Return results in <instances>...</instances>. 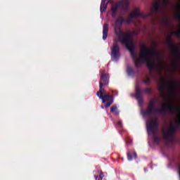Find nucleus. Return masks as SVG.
<instances>
[{"label":"nucleus","mask_w":180,"mask_h":180,"mask_svg":"<svg viewBox=\"0 0 180 180\" xmlns=\"http://www.w3.org/2000/svg\"><path fill=\"white\" fill-rule=\"evenodd\" d=\"M156 112H158V113H165L167 112V108L163 107L161 108H157Z\"/></svg>","instance_id":"412c9836"},{"label":"nucleus","mask_w":180,"mask_h":180,"mask_svg":"<svg viewBox=\"0 0 180 180\" xmlns=\"http://www.w3.org/2000/svg\"><path fill=\"white\" fill-rule=\"evenodd\" d=\"M120 54V47L117 43H115L111 48V57L112 61H117Z\"/></svg>","instance_id":"9b49d317"},{"label":"nucleus","mask_w":180,"mask_h":180,"mask_svg":"<svg viewBox=\"0 0 180 180\" xmlns=\"http://www.w3.org/2000/svg\"><path fill=\"white\" fill-rule=\"evenodd\" d=\"M104 176H105V175L103 174V173L101 172L100 173V178L97 175H95L94 178H95L96 180H106V179H103Z\"/></svg>","instance_id":"aec40b11"},{"label":"nucleus","mask_w":180,"mask_h":180,"mask_svg":"<svg viewBox=\"0 0 180 180\" xmlns=\"http://www.w3.org/2000/svg\"><path fill=\"white\" fill-rule=\"evenodd\" d=\"M103 94H106V91H98L97 92V96L103 101V103H105V108H109L112 103H113V96L105 94L103 96Z\"/></svg>","instance_id":"0eeeda50"},{"label":"nucleus","mask_w":180,"mask_h":180,"mask_svg":"<svg viewBox=\"0 0 180 180\" xmlns=\"http://www.w3.org/2000/svg\"><path fill=\"white\" fill-rule=\"evenodd\" d=\"M174 110L177 112V117L180 115V107L178 105L174 106Z\"/></svg>","instance_id":"5701e85b"},{"label":"nucleus","mask_w":180,"mask_h":180,"mask_svg":"<svg viewBox=\"0 0 180 180\" xmlns=\"http://www.w3.org/2000/svg\"><path fill=\"white\" fill-rule=\"evenodd\" d=\"M172 64H173V68H174V70H176V68H178V64H176V62L173 61Z\"/></svg>","instance_id":"393cba45"},{"label":"nucleus","mask_w":180,"mask_h":180,"mask_svg":"<svg viewBox=\"0 0 180 180\" xmlns=\"http://www.w3.org/2000/svg\"><path fill=\"white\" fill-rule=\"evenodd\" d=\"M162 108H168V103H163L162 104Z\"/></svg>","instance_id":"cd10ccee"},{"label":"nucleus","mask_w":180,"mask_h":180,"mask_svg":"<svg viewBox=\"0 0 180 180\" xmlns=\"http://www.w3.org/2000/svg\"><path fill=\"white\" fill-rule=\"evenodd\" d=\"M151 92L152 91L150 88H146L144 90H141L140 88H139V86H136L135 98L140 105H143V94H151Z\"/></svg>","instance_id":"6e6552de"},{"label":"nucleus","mask_w":180,"mask_h":180,"mask_svg":"<svg viewBox=\"0 0 180 180\" xmlns=\"http://www.w3.org/2000/svg\"><path fill=\"white\" fill-rule=\"evenodd\" d=\"M148 18V15L141 13L140 8L136 7L134 11L129 14L127 19L123 17H119L114 25L115 33L117 36L119 41L122 44H125L127 50L131 53V56L135 63V65L137 68L141 67L143 63H146L147 67L149 68V73L151 75L153 70H162V63L159 60L158 65H155L154 62L150 61V57L155 56L157 54V50L155 49H150L146 44H143L141 45V52L139 54V58H137L136 52L134 51V42L131 39L134 34H137V32H128L127 33L122 31V26L124 23H131L134 18Z\"/></svg>","instance_id":"f257e3e1"},{"label":"nucleus","mask_w":180,"mask_h":180,"mask_svg":"<svg viewBox=\"0 0 180 180\" xmlns=\"http://www.w3.org/2000/svg\"><path fill=\"white\" fill-rule=\"evenodd\" d=\"M127 159L129 161H133L137 158V153L135 151H129L127 153Z\"/></svg>","instance_id":"2eb2a0df"},{"label":"nucleus","mask_w":180,"mask_h":180,"mask_svg":"<svg viewBox=\"0 0 180 180\" xmlns=\"http://www.w3.org/2000/svg\"><path fill=\"white\" fill-rule=\"evenodd\" d=\"M111 113H113L115 116H119V109H117V105H114L110 108Z\"/></svg>","instance_id":"dca6fc26"},{"label":"nucleus","mask_w":180,"mask_h":180,"mask_svg":"<svg viewBox=\"0 0 180 180\" xmlns=\"http://www.w3.org/2000/svg\"><path fill=\"white\" fill-rule=\"evenodd\" d=\"M127 71L128 74H131V72L133 71V69H129V68L127 69Z\"/></svg>","instance_id":"c85d7f7f"},{"label":"nucleus","mask_w":180,"mask_h":180,"mask_svg":"<svg viewBox=\"0 0 180 180\" xmlns=\"http://www.w3.org/2000/svg\"><path fill=\"white\" fill-rule=\"evenodd\" d=\"M116 127H117L118 129H123V122H122V120H119V121L117 122Z\"/></svg>","instance_id":"4be33fe9"},{"label":"nucleus","mask_w":180,"mask_h":180,"mask_svg":"<svg viewBox=\"0 0 180 180\" xmlns=\"http://www.w3.org/2000/svg\"><path fill=\"white\" fill-rule=\"evenodd\" d=\"M129 4H130V0H120L118 2H112V6L110 8L111 16L113 19L116 18L117 13H119V8L124 12L129 11Z\"/></svg>","instance_id":"20e7f679"},{"label":"nucleus","mask_w":180,"mask_h":180,"mask_svg":"<svg viewBox=\"0 0 180 180\" xmlns=\"http://www.w3.org/2000/svg\"><path fill=\"white\" fill-rule=\"evenodd\" d=\"M167 109H168V110L172 112V113H174V111L175 110V105L172 104V102L171 101L170 98H169Z\"/></svg>","instance_id":"f3484780"},{"label":"nucleus","mask_w":180,"mask_h":180,"mask_svg":"<svg viewBox=\"0 0 180 180\" xmlns=\"http://www.w3.org/2000/svg\"><path fill=\"white\" fill-rule=\"evenodd\" d=\"M176 32L177 33H179V34H177V37H180V24H179V30Z\"/></svg>","instance_id":"c756f323"},{"label":"nucleus","mask_w":180,"mask_h":180,"mask_svg":"<svg viewBox=\"0 0 180 180\" xmlns=\"http://www.w3.org/2000/svg\"><path fill=\"white\" fill-rule=\"evenodd\" d=\"M143 82L146 84V85H150L151 82V77H146L145 79H143Z\"/></svg>","instance_id":"6ab92c4d"},{"label":"nucleus","mask_w":180,"mask_h":180,"mask_svg":"<svg viewBox=\"0 0 180 180\" xmlns=\"http://www.w3.org/2000/svg\"><path fill=\"white\" fill-rule=\"evenodd\" d=\"M108 85H109V74L103 73L100 77L99 91H103V92H105V89H103V86H106Z\"/></svg>","instance_id":"9d476101"},{"label":"nucleus","mask_w":180,"mask_h":180,"mask_svg":"<svg viewBox=\"0 0 180 180\" xmlns=\"http://www.w3.org/2000/svg\"><path fill=\"white\" fill-rule=\"evenodd\" d=\"M167 43L168 44V46L169 47V49L174 47V41H172V39L171 38V37H168L167 38Z\"/></svg>","instance_id":"a211bd4d"},{"label":"nucleus","mask_w":180,"mask_h":180,"mask_svg":"<svg viewBox=\"0 0 180 180\" xmlns=\"http://www.w3.org/2000/svg\"><path fill=\"white\" fill-rule=\"evenodd\" d=\"M168 4H169V0H162V5L160 4V1H156L152 7L151 13L150 15L165 13L167 8H168Z\"/></svg>","instance_id":"39448f33"},{"label":"nucleus","mask_w":180,"mask_h":180,"mask_svg":"<svg viewBox=\"0 0 180 180\" xmlns=\"http://www.w3.org/2000/svg\"><path fill=\"white\" fill-rule=\"evenodd\" d=\"M108 33H109V25L105 23L103 27V40L108 39Z\"/></svg>","instance_id":"4468645a"},{"label":"nucleus","mask_w":180,"mask_h":180,"mask_svg":"<svg viewBox=\"0 0 180 180\" xmlns=\"http://www.w3.org/2000/svg\"><path fill=\"white\" fill-rule=\"evenodd\" d=\"M171 34H175L178 37V34H179V32H177V31H172Z\"/></svg>","instance_id":"a878e982"},{"label":"nucleus","mask_w":180,"mask_h":180,"mask_svg":"<svg viewBox=\"0 0 180 180\" xmlns=\"http://www.w3.org/2000/svg\"><path fill=\"white\" fill-rule=\"evenodd\" d=\"M160 81L162 82V84L158 86L159 91L162 93L160 96L161 98H163V99H168V96L164 94L165 91V89H168L169 94L170 95L175 96V91H174V89H176L177 86H180V83L177 82L176 81L174 82H169L165 79L164 77H161Z\"/></svg>","instance_id":"f03ea898"},{"label":"nucleus","mask_w":180,"mask_h":180,"mask_svg":"<svg viewBox=\"0 0 180 180\" xmlns=\"http://www.w3.org/2000/svg\"><path fill=\"white\" fill-rule=\"evenodd\" d=\"M158 124H160V122L157 118H150L146 122L147 131L148 134H153V140L155 144H159L160 141H161V138L158 134H155L157 129H158Z\"/></svg>","instance_id":"7ed1b4c3"},{"label":"nucleus","mask_w":180,"mask_h":180,"mask_svg":"<svg viewBox=\"0 0 180 180\" xmlns=\"http://www.w3.org/2000/svg\"><path fill=\"white\" fill-rule=\"evenodd\" d=\"M101 109H105V107H103V105H101Z\"/></svg>","instance_id":"7c9ffc66"},{"label":"nucleus","mask_w":180,"mask_h":180,"mask_svg":"<svg viewBox=\"0 0 180 180\" xmlns=\"http://www.w3.org/2000/svg\"><path fill=\"white\" fill-rule=\"evenodd\" d=\"M110 2L109 0H101V6H100V12L103 13L106 12V9H108V4Z\"/></svg>","instance_id":"ddd939ff"},{"label":"nucleus","mask_w":180,"mask_h":180,"mask_svg":"<svg viewBox=\"0 0 180 180\" xmlns=\"http://www.w3.org/2000/svg\"><path fill=\"white\" fill-rule=\"evenodd\" d=\"M157 98H155L149 102L148 108L143 112V116H151L153 113L157 112V108H154L155 103H157Z\"/></svg>","instance_id":"1a4fd4ad"},{"label":"nucleus","mask_w":180,"mask_h":180,"mask_svg":"<svg viewBox=\"0 0 180 180\" xmlns=\"http://www.w3.org/2000/svg\"><path fill=\"white\" fill-rule=\"evenodd\" d=\"M176 19L180 22V12L179 11L176 15H175Z\"/></svg>","instance_id":"b1692460"},{"label":"nucleus","mask_w":180,"mask_h":180,"mask_svg":"<svg viewBox=\"0 0 180 180\" xmlns=\"http://www.w3.org/2000/svg\"><path fill=\"white\" fill-rule=\"evenodd\" d=\"M177 128L176 126L171 125L167 130L162 128V134L164 140H166L167 143H171L175 134L176 133Z\"/></svg>","instance_id":"423d86ee"},{"label":"nucleus","mask_w":180,"mask_h":180,"mask_svg":"<svg viewBox=\"0 0 180 180\" xmlns=\"http://www.w3.org/2000/svg\"><path fill=\"white\" fill-rule=\"evenodd\" d=\"M171 49L172 55L173 56L174 60H180V50L179 46L174 45Z\"/></svg>","instance_id":"f8f14e48"},{"label":"nucleus","mask_w":180,"mask_h":180,"mask_svg":"<svg viewBox=\"0 0 180 180\" xmlns=\"http://www.w3.org/2000/svg\"><path fill=\"white\" fill-rule=\"evenodd\" d=\"M132 140H129V139H127V146H130L131 143H132Z\"/></svg>","instance_id":"bb28decb"}]
</instances>
